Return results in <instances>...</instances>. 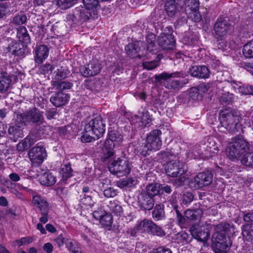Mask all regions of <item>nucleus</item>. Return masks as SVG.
Wrapping results in <instances>:
<instances>
[{
  "label": "nucleus",
  "mask_w": 253,
  "mask_h": 253,
  "mask_svg": "<svg viewBox=\"0 0 253 253\" xmlns=\"http://www.w3.org/2000/svg\"><path fill=\"white\" fill-rule=\"evenodd\" d=\"M219 120L220 126L218 128L220 131L224 132L227 131L235 133L240 128V122L242 120V114L237 110L225 109L220 111Z\"/></svg>",
  "instance_id": "f257e3e1"
},
{
  "label": "nucleus",
  "mask_w": 253,
  "mask_h": 253,
  "mask_svg": "<svg viewBox=\"0 0 253 253\" xmlns=\"http://www.w3.org/2000/svg\"><path fill=\"white\" fill-rule=\"evenodd\" d=\"M250 150V145L247 141L243 138L236 137L228 143L225 149V154L229 159L235 162Z\"/></svg>",
  "instance_id": "f03ea898"
},
{
  "label": "nucleus",
  "mask_w": 253,
  "mask_h": 253,
  "mask_svg": "<svg viewBox=\"0 0 253 253\" xmlns=\"http://www.w3.org/2000/svg\"><path fill=\"white\" fill-rule=\"evenodd\" d=\"M169 32L167 34L163 33L159 37L157 41L158 45H156L154 42L155 36L152 34L149 35L146 38L148 43L147 50L155 54L157 52L155 51L158 50L160 47L164 49H172L174 46L175 40L171 30H169Z\"/></svg>",
  "instance_id": "7ed1b4c3"
},
{
  "label": "nucleus",
  "mask_w": 253,
  "mask_h": 253,
  "mask_svg": "<svg viewBox=\"0 0 253 253\" xmlns=\"http://www.w3.org/2000/svg\"><path fill=\"white\" fill-rule=\"evenodd\" d=\"M85 8L79 7L75 9L74 15L75 18L86 20L90 18L95 19L97 18L98 10L100 6L98 0H83Z\"/></svg>",
  "instance_id": "20e7f679"
},
{
  "label": "nucleus",
  "mask_w": 253,
  "mask_h": 253,
  "mask_svg": "<svg viewBox=\"0 0 253 253\" xmlns=\"http://www.w3.org/2000/svg\"><path fill=\"white\" fill-rule=\"evenodd\" d=\"M166 172L168 176L170 177H179L175 180V184L178 186L182 185L185 180L184 176L182 175L185 172L183 164L178 160L169 162L166 166Z\"/></svg>",
  "instance_id": "39448f33"
},
{
  "label": "nucleus",
  "mask_w": 253,
  "mask_h": 253,
  "mask_svg": "<svg viewBox=\"0 0 253 253\" xmlns=\"http://www.w3.org/2000/svg\"><path fill=\"white\" fill-rule=\"evenodd\" d=\"M109 169L110 171L118 177L126 176L130 172L131 167L129 163L125 159L118 158L111 162Z\"/></svg>",
  "instance_id": "423d86ee"
},
{
  "label": "nucleus",
  "mask_w": 253,
  "mask_h": 253,
  "mask_svg": "<svg viewBox=\"0 0 253 253\" xmlns=\"http://www.w3.org/2000/svg\"><path fill=\"white\" fill-rule=\"evenodd\" d=\"M122 141L123 136L119 132L113 130L109 132V139L106 140L104 144L106 153L102 158L103 161H107L109 158L113 155V148L115 145L119 144Z\"/></svg>",
  "instance_id": "0eeeda50"
},
{
  "label": "nucleus",
  "mask_w": 253,
  "mask_h": 253,
  "mask_svg": "<svg viewBox=\"0 0 253 253\" xmlns=\"http://www.w3.org/2000/svg\"><path fill=\"white\" fill-rule=\"evenodd\" d=\"M105 124L103 121L102 117L97 116L94 119L88 122L84 126L85 132H89L97 136V138L102 136L105 132Z\"/></svg>",
  "instance_id": "6e6552de"
},
{
  "label": "nucleus",
  "mask_w": 253,
  "mask_h": 253,
  "mask_svg": "<svg viewBox=\"0 0 253 253\" xmlns=\"http://www.w3.org/2000/svg\"><path fill=\"white\" fill-rule=\"evenodd\" d=\"M28 156L33 165L39 166L45 159L47 154L45 148L38 144L29 150Z\"/></svg>",
  "instance_id": "1a4fd4ad"
},
{
  "label": "nucleus",
  "mask_w": 253,
  "mask_h": 253,
  "mask_svg": "<svg viewBox=\"0 0 253 253\" xmlns=\"http://www.w3.org/2000/svg\"><path fill=\"white\" fill-rule=\"evenodd\" d=\"M182 5L188 16L195 22L200 21L201 16L198 11L199 3L198 0H185Z\"/></svg>",
  "instance_id": "9d476101"
},
{
  "label": "nucleus",
  "mask_w": 253,
  "mask_h": 253,
  "mask_svg": "<svg viewBox=\"0 0 253 253\" xmlns=\"http://www.w3.org/2000/svg\"><path fill=\"white\" fill-rule=\"evenodd\" d=\"M212 177V174L209 172L199 173L194 179L190 180L189 185L193 189H202L211 183Z\"/></svg>",
  "instance_id": "9b49d317"
},
{
  "label": "nucleus",
  "mask_w": 253,
  "mask_h": 253,
  "mask_svg": "<svg viewBox=\"0 0 253 253\" xmlns=\"http://www.w3.org/2000/svg\"><path fill=\"white\" fill-rule=\"evenodd\" d=\"M43 120L42 115L36 109L33 108L28 112L26 114H19L17 115L16 121L22 125H25L27 123L41 122Z\"/></svg>",
  "instance_id": "f8f14e48"
},
{
  "label": "nucleus",
  "mask_w": 253,
  "mask_h": 253,
  "mask_svg": "<svg viewBox=\"0 0 253 253\" xmlns=\"http://www.w3.org/2000/svg\"><path fill=\"white\" fill-rule=\"evenodd\" d=\"M104 65V62L94 60L86 66H82L80 68L81 74L84 77L95 76L99 73Z\"/></svg>",
  "instance_id": "ddd939ff"
},
{
  "label": "nucleus",
  "mask_w": 253,
  "mask_h": 253,
  "mask_svg": "<svg viewBox=\"0 0 253 253\" xmlns=\"http://www.w3.org/2000/svg\"><path fill=\"white\" fill-rule=\"evenodd\" d=\"M161 135V131L158 129L154 130L149 134L146 141L148 149H152V151H157L161 148L162 146Z\"/></svg>",
  "instance_id": "4468645a"
},
{
  "label": "nucleus",
  "mask_w": 253,
  "mask_h": 253,
  "mask_svg": "<svg viewBox=\"0 0 253 253\" xmlns=\"http://www.w3.org/2000/svg\"><path fill=\"white\" fill-rule=\"evenodd\" d=\"M214 31L217 39L223 38L232 31V27L225 20L218 19L214 27Z\"/></svg>",
  "instance_id": "2eb2a0df"
},
{
  "label": "nucleus",
  "mask_w": 253,
  "mask_h": 253,
  "mask_svg": "<svg viewBox=\"0 0 253 253\" xmlns=\"http://www.w3.org/2000/svg\"><path fill=\"white\" fill-rule=\"evenodd\" d=\"M182 0H170L165 4V9L169 16H173L178 12L179 9H183Z\"/></svg>",
  "instance_id": "dca6fc26"
},
{
  "label": "nucleus",
  "mask_w": 253,
  "mask_h": 253,
  "mask_svg": "<svg viewBox=\"0 0 253 253\" xmlns=\"http://www.w3.org/2000/svg\"><path fill=\"white\" fill-rule=\"evenodd\" d=\"M194 77L207 79L210 77V71L206 66H193L189 70Z\"/></svg>",
  "instance_id": "f3484780"
},
{
  "label": "nucleus",
  "mask_w": 253,
  "mask_h": 253,
  "mask_svg": "<svg viewBox=\"0 0 253 253\" xmlns=\"http://www.w3.org/2000/svg\"><path fill=\"white\" fill-rule=\"evenodd\" d=\"M49 49L43 45L38 46L35 50V60L36 63L42 64L48 55Z\"/></svg>",
  "instance_id": "a211bd4d"
},
{
  "label": "nucleus",
  "mask_w": 253,
  "mask_h": 253,
  "mask_svg": "<svg viewBox=\"0 0 253 253\" xmlns=\"http://www.w3.org/2000/svg\"><path fill=\"white\" fill-rule=\"evenodd\" d=\"M69 96L67 94L58 92L51 96L50 101L56 107L65 105L69 100Z\"/></svg>",
  "instance_id": "6ab92c4d"
},
{
  "label": "nucleus",
  "mask_w": 253,
  "mask_h": 253,
  "mask_svg": "<svg viewBox=\"0 0 253 253\" xmlns=\"http://www.w3.org/2000/svg\"><path fill=\"white\" fill-rule=\"evenodd\" d=\"M139 203L141 208L144 210H150L154 205L153 198L142 193L139 197Z\"/></svg>",
  "instance_id": "aec40b11"
},
{
  "label": "nucleus",
  "mask_w": 253,
  "mask_h": 253,
  "mask_svg": "<svg viewBox=\"0 0 253 253\" xmlns=\"http://www.w3.org/2000/svg\"><path fill=\"white\" fill-rule=\"evenodd\" d=\"M192 236L196 240L203 243H205L210 237V233L205 231L202 228L191 229Z\"/></svg>",
  "instance_id": "412c9836"
},
{
  "label": "nucleus",
  "mask_w": 253,
  "mask_h": 253,
  "mask_svg": "<svg viewBox=\"0 0 253 253\" xmlns=\"http://www.w3.org/2000/svg\"><path fill=\"white\" fill-rule=\"evenodd\" d=\"M135 122L139 127H143L149 124L151 120V116L147 111H143L139 116H135Z\"/></svg>",
  "instance_id": "4be33fe9"
},
{
  "label": "nucleus",
  "mask_w": 253,
  "mask_h": 253,
  "mask_svg": "<svg viewBox=\"0 0 253 253\" xmlns=\"http://www.w3.org/2000/svg\"><path fill=\"white\" fill-rule=\"evenodd\" d=\"M16 124L15 126H11L8 128V133L11 139L14 141L23 136V133L21 128L23 125L18 124L16 121Z\"/></svg>",
  "instance_id": "5701e85b"
},
{
  "label": "nucleus",
  "mask_w": 253,
  "mask_h": 253,
  "mask_svg": "<svg viewBox=\"0 0 253 253\" xmlns=\"http://www.w3.org/2000/svg\"><path fill=\"white\" fill-rule=\"evenodd\" d=\"M208 89V87L204 85L192 87L189 91V97L194 100H198L202 98V92H206Z\"/></svg>",
  "instance_id": "b1692460"
},
{
  "label": "nucleus",
  "mask_w": 253,
  "mask_h": 253,
  "mask_svg": "<svg viewBox=\"0 0 253 253\" xmlns=\"http://www.w3.org/2000/svg\"><path fill=\"white\" fill-rule=\"evenodd\" d=\"M141 193L153 198L157 195L162 194V192L161 191V185L158 183L149 184L146 187V190Z\"/></svg>",
  "instance_id": "393cba45"
},
{
  "label": "nucleus",
  "mask_w": 253,
  "mask_h": 253,
  "mask_svg": "<svg viewBox=\"0 0 253 253\" xmlns=\"http://www.w3.org/2000/svg\"><path fill=\"white\" fill-rule=\"evenodd\" d=\"M39 180L42 185L49 186L55 183L56 178L52 173L45 172L40 176Z\"/></svg>",
  "instance_id": "a878e982"
},
{
  "label": "nucleus",
  "mask_w": 253,
  "mask_h": 253,
  "mask_svg": "<svg viewBox=\"0 0 253 253\" xmlns=\"http://www.w3.org/2000/svg\"><path fill=\"white\" fill-rule=\"evenodd\" d=\"M153 223V222L151 220L144 219L143 220L138 221L136 224L135 228L141 233L147 232L149 233Z\"/></svg>",
  "instance_id": "bb28decb"
},
{
  "label": "nucleus",
  "mask_w": 253,
  "mask_h": 253,
  "mask_svg": "<svg viewBox=\"0 0 253 253\" xmlns=\"http://www.w3.org/2000/svg\"><path fill=\"white\" fill-rule=\"evenodd\" d=\"M33 204L40 209L41 211H44L48 209V205L47 202L38 195L34 196L33 198Z\"/></svg>",
  "instance_id": "cd10ccee"
},
{
  "label": "nucleus",
  "mask_w": 253,
  "mask_h": 253,
  "mask_svg": "<svg viewBox=\"0 0 253 253\" xmlns=\"http://www.w3.org/2000/svg\"><path fill=\"white\" fill-rule=\"evenodd\" d=\"M17 36L19 42L24 44H27L30 42V37L25 27H20L18 29Z\"/></svg>",
  "instance_id": "c85d7f7f"
},
{
  "label": "nucleus",
  "mask_w": 253,
  "mask_h": 253,
  "mask_svg": "<svg viewBox=\"0 0 253 253\" xmlns=\"http://www.w3.org/2000/svg\"><path fill=\"white\" fill-rule=\"evenodd\" d=\"M152 216L153 218L156 220H159L163 218L165 216L163 205H157L153 211Z\"/></svg>",
  "instance_id": "c756f323"
},
{
  "label": "nucleus",
  "mask_w": 253,
  "mask_h": 253,
  "mask_svg": "<svg viewBox=\"0 0 253 253\" xmlns=\"http://www.w3.org/2000/svg\"><path fill=\"white\" fill-rule=\"evenodd\" d=\"M184 74L180 72L169 73L164 72L156 77V79H169L170 78H184Z\"/></svg>",
  "instance_id": "7c9ffc66"
},
{
  "label": "nucleus",
  "mask_w": 253,
  "mask_h": 253,
  "mask_svg": "<svg viewBox=\"0 0 253 253\" xmlns=\"http://www.w3.org/2000/svg\"><path fill=\"white\" fill-rule=\"evenodd\" d=\"M142 44L141 42H136L135 43H129L125 47V50L128 55L131 57H134L138 52L137 47Z\"/></svg>",
  "instance_id": "2f4dec72"
},
{
  "label": "nucleus",
  "mask_w": 253,
  "mask_h": 253,
  "mask_svg": "<svg viewBox=\"0 0 253 253\" xmlns=\"http://www.w3.org/2000/svg\"><path fill=\"white\" fill-rule=\"evenodd\" d=\"M165 86L168 89H179L182 87L183 84L179 80H164Z\"/></svg>",
  "instance_id": "473e14b6"
},
{
  "label": "nucleus",
  "mask_w": 253,
  "mask_h": 253,
  "mask_svg": "<svg viewBox=\"0 0 253 253\" xmlns=\"http://www.w3.org/2000/svg\"><path fill=\"white\" fill-rule=\"evenodd\" d=\"M137 184V181L135 178H129L123 180L119 181L117 185L121 188L131 187Z\"/></svg>",
  "instance_id": "72a5a7b5"
},
{
  "label": "nucleus",
  "mask_w": 253,
  "mask_h": 253,
  "mask_svg": "<svg viewBox=\"0 0 253 253\" xmlns=\"http://www.w3.org/2000/svg\"><path fill=\"white\" fill-rule=\"evenodd\" d=\"M242 235L247 240L253 239V224H246L242 229Z\"/></svg>",
  "instance_id": "f704fd0d"
},
{
  "label": "nucleus",
  "mask_w": 253,
  "mask_h": 253,
  "mask_svg": "<svg viewBox=\"0 0 253 253\" xmlns=\"http://www.w3.org/2000/svg\"><path fill=\"white\" fill-rule=\"evenodd\" d=\"M149 234L161 237L166 235L165 231L160 226L157 225L154 222L153 223Z\"/></svg>",
  "instance_id": "c9c22d12"
},
{
  "label": "nucleus",
  "mask_w": 253,
  "mask_h": 253,
  "mask_svg": "<svg viewBox=\"0 0 253 253\" xmlns=\"http://www.w3.org/2000/svg\"><path fill=\"white\" fill-rule=\"evenodd\" d=\"M108 207L110 211L114 215H121L123 213L122 207L115 201L110 202Z\"/></svg>",
  "instance_id": "e433bc0d"
},
{
  "label": "nucleus",
  "mask_w": 253,
  "mask_h": 253,
  "mask_svg": "<svg viewBox=\"0 0 253 253\" xmlns=\"http://www.w3.org/2000/svg\"><path fill=\"white\" fill-rule=\"evenodd\" d=\"M72 168L70 165H65L63 166L60 170V174L62 176L64 181L66 180L72 175Z\"/></svg>",
  "instance_id": "4c0bfd02"
},
{
  "label": "nucleus",
  "mask_w": 253,
  "mask_h": 253,
  "mask_svg": "<svg viewBox=\"0 0 253 253\" xmlns=\"http://www.w3.org/2000/svg\"><path fill=\"white\" fill-rule=\"evenodd\" d=\"M52 85L57 86V88L59 90H64L70 89L72 84L67 81L62 80H56L52 82Z\"/></svg>",
  "instance_id": "58836bf2"
},
{
  "label": "nucleus",
  "mask_w": 253,
  "mask_h": 253,
  "mask_svg": "<svg viewBox=\"0 0 253 253\" xmlns=\"http://www.w3.org/2000/svg\"><path fill=\"white\" fill-rule=\"evenodd\" d=\"M243 53L246 57H253V41L248 42L244 46Z\"/></svg>",
  "instance_id": "ea45409f"
},
{
  "label": "nucleus",
  "mask_w": 253,
  "mask_h": 253,
  "mask_svg": "<svg viewBox=\"0 0 253 253\" xmlns=\"http://www.w3.org/2000/svg\"><path fill=\"white\" fill-rule=\"evenodd\" d=\"M113 219L112 216L106 212L103 214L102 218L99 220L100 223L104 226L110 225L112 223Z\"/></svg>",
  "instance_id": "a19ab883"
},
{
  "label": "nucleus",
  "mask_w": 253,
  "mask_h": 253,
  "mask_svg": "<svg viewBox=\"0 0 253 253\" xmlns=\"http://www.w3.org/2000/svg\"><path fill=\"white\" fill-rule=\"evenodd\" d=\"M9 51L15 55H19L21 53V48L19 43L12 42L9 47Z\"/></svg>",
  "instance_id": "79ce46f5"
},
{
  "label": "nucleus",
  "mask_w": 253,
  "mask_h": 253,
  "mask_svg": "<svg viewBox=\"0 0 253 253\" xmlns=\"http://www.w3.org/2000/svg\"><path fill=\"white\" fill-rule=\"evenodd\" d=\"M77 0H58L57 4L62 9H66L72 6Z\"/></svg>",
  "instance_id": "37998d69"
},
{
  "label": "nucleus",
  "mask_w": 253,
  "mask_h": 253,
  "mask_svg": "<svg viewBox=\"0 0 253 253\" xmlns=\"http://www.w3.org/2000/svg\"><path fill=\"white\" fill-rule=\"evenodd\" d=\"M252 156L253 153H247L243 156V158L241 159V163L246 166L251 167L252 159L253 158H252Z\"/></svg>",
  "instance_id": "c03bdc74"
},
{
  "label": "nucleus",
  "mask_w": 253,
  "mask_h": 253,
  "mask_svg": "<svg viewBox=\"0 0 253 253\" xmlns=\"http://www.w3.org/2000/svg\"><path fill=\"white\" fill-rule=\"evenodd\" d=\"M97 138V136L92 134L89 132H85L81 137V141L84 143H87L91 142L93 139Z\"/></svg>",
  "instance_id": "a18cd8bd"
},
{
  "label": "nucleus",
  "mask_w": 253,
  "mask_h": 253,
  "mask_svg": "<svg viewBox=\"0 0 253 253\" xmlns=\"http://www.w3.org/2000/svg\"><path fill=\"white\" fill-rule=\"evenodd\" d=\"M122 69V66L120 63H113L108 66L109 71L116 74H119Z\"/></svg>",
  "instance_id": "49530a36"
},
{
  "label": "nucleus",
  "mask_w": 253,
  "mask_h": 253,
  "mask_svg": "<svg viewBox=\"0 0 253 253\" xmlns=\"http://www.w3.org/2000/svg\"><path fill=\"white\" fill-rule=\"evenodd\" d=\"M238 91L243 95L253 94V86H240L238 88Z\"/></svg>",
  "instance_id": "de8ad7c7"
},
{
  "label": "nucleus",
  "mask_w": 253,
  "mask_h": 253,
  "mask_svg": "<svg viewBox=\"0 0 253 253\" xmlns=\"http://www.w3.org/2000/svg\"><path fill=\"white\" fill-rule=\"evenodd\" d=\"M233 100V94L227 92L223 94L222 96L220 98V101L221 102H224L226 104H229L231 103Z\"/></svg>",
  "instance_id": "09e8293b"
},
{
  "label": "nucleus",
  "mask_w": 253,
  "mask_h": 253,
  "mask_svg": "<svg viewBox=\"0 0 253 253\" xmlns=\"http://www.w3.org/2000/svg\"><path fill=\"white\" fill-rule=\"evenodd\" d=\"M65 244L66 248L72 253H75V251L78 248L75 246V243L71 240L67 239L65 240Z\"/></svg>",
  "instance_id": "8fccbe9b"
},
{
  "label": "nucleus",
  "mask_w": 253,
  "mask_h": 253,
  "mask_svg": "<svg viewBox=\"0 0 253 253\" xmlns=\"http://www.w3.org/2000/svg\"><path fill=\"white\" fill-rule=\"evenodd\" d=\"M26 20V16L24 14H20L14 17L13 20V23L16 25H21L24 24Z\"/></svg>",
  "instance_id": "3c124183"
},
{
  "label": "nucleus",
  "mask_w": 253,
  "mask_h": 253,
  "mask_svg": "<svg viewBox=\"0 0 253 253\" xmlns=\"http://www.w3.org/2000/svg\"><path fill=\"white\" fill-rule=\"evenodd\" d=\"M68 71L65 68H61L60 69H58L56 71V79H64L67 78V75L68 74Z\"/></svg>",
  "instance_id": "603ef678"
},
{
  "label": "nucleus",
  "mask_w": 253,
  "mask_h": 253,
  "mask_svg": "<svg viewBox=\"0 0 253 253\" xmlns=\"http://www.w3.org/2000/svg\"><path fill=\"white\" fill-rule=\"evenodd\" d=\"M81 203L85 206H89L90 207L93 206L94 205V203L92 201L91 197L89 196H86L84 195V196L81 199Z\"/></svg>",
  "instance_id": "864d4df0"
},
{
  "label": "nucleus",
  "mask_w": 253,
  "mask_h": 253,
  "mask_svg": "<svg viewBox=\"0 0 253 253\" xmlns=\"http://www.w3.org/2000/svg\"><path fill=\"white\" fill-rule=\"evenodd\" d=\"M117 194V191L113 188H108L104 191V195L107 198L114 197Z\"/></svg>",
  "instance_id": "5fc2aeb1"
},
{
  "label": "nucleus",
  "mask_w": 253,
  "mask_h": 253,
  "mask_svg": "<svg viewBox=\"0 0 253 253\" xmlns=\"http://www.w3.org/2000/svg\"><path fill=\"white\" fill-rule=\"evenodd\" d=\"M159 65L157 61H151L150 62H145L143 63V67L147 70H152Z\"/></svg>",
  "instance_id": "6e6d98bb"
},
{
  "label": "nucleus",
  "mask_w": 253,
  "mask_h": 253,
  "mask_svg": "<svg viewBox=\"0 0 253 253\" xmlns=\"http://www.w3.org/2000/svg\"><path fill=\"white\" fill-rule=\"evenodd\" d=\"M23 140L26 145V147H28V148L34 144L36 141L34 135H29Z\"/></svg>",
  "instance_id": "4d7b16f0"
},
{
  "label": "nucleus",
  "mask_w": 253,
  "mask_h": 253,
  "mask_svg": "<svg viewBox=\"0 0 253 253\" xmlns=\"http://www.w3.org/2000/svg\"><path fill=\"white\" fill-rule=\"evenodd\" d=\"M139 150V154L141 156H146L149 154V152L153 151L152 149H148L149 147L147 146V144L146 143L144 146L141 147Z\"/></svg>",
  "instance_id": "13d9d810"
},
{
  "label": "nucleus",
  "mask_w": 253,
  "mask_h": 253,
  "mask_svg": "<svg viewBox=\"0 0 253 253\" xmlns=\"http://www.w3.org/2000/svg\"><path fill=\"white\" fill-rule=\"evenodd\" d=\"M33 239L29 237L22 238L20 240L17 241V243L19 246L26 245L32 242Z\"/></svg>",
  "instance_id": "bf43d9fd"
},
{
  "label": "nucleus",
  "mask_w": 253,
  "mask_h": 253,
  "mask_svg": "<svg viewBox=\"0 0 253 253\" xmlns=\"http://www.w3.org/2000/svg\"><path fill=\"white\" fill-rule=\"evenodd\" d=\"M54 241L59 248L62 247L65 242V238L62 234L59 235Z\"/></svg>",
  "instance_id": "052dcab7"
},
{
  "label": "nucleus",
  "mask_w": 253,
  "mask_h": 253,
  "mask_svg": "<svg viewBox=\"0 0 253 253\" xmlns=\"http://www.w3.org/2000/svg\"><path fill=\"white\" fill-rule=\"evenodd\" d=\"M105 213V212L104 211L99 209L97 211H94L92 215L96 219L100 220Z\"/></svg>",
  "instance_id": "680f3d73"
},
{
  "label": "nucleus",
  "mask_w": 253,
  "mask_h": 253,
  "mask_svg": "<svg viewBox=\"0 0 253 253\" xmlns=\"http://www.w3.org/2000/svg\"><path fill=\"white\" fill-rule=\"evenodd\" d=\"M197 211H193L192 210H187L185 212V217L189 219L193 220L195 218V213Z\"/></svg>",
  "instance_id": "e2e57ef3"
},
{
  "label": "nucleus",
  "mask_w": 253,
  "mask_h": 253,
  "mask_svg": "<svg viewBox=\"0 0 253 253\" xmlns=\"http://www.w3.org/2000/svg\"><path fill=\"white\" fill-rule=\"evenodd\" d=\"M6 81V80H0V91H6L9 87V82L7 83Z\"/></svg>",
  "instance_id": "0e129e2a"
},
{
  "label": "nucleus",
  "mask_w": 253,
  "mask_h": 253,
  "mask_svg": "<svg viewBox=\"0 0 253 253\" xmlns=\"http://www.w3.org/2000/svg\"><path fill=\"white\" fill-rule=\"evenodd\" d=\"M182 199L183 202L186 204L190 203L193 200V196L190 193H186L183 194L182 196Z\"/></svg>",
  "instance_id": "69168bd1"
},
{
  "label": "nucleus",
  "mask_w": 253,
  "mask_h": 253,
  "mask_svg": "<svg viewBox=\"0 0 253 253\" xmlns=\"http://www.w3.org/2000/svg\"><path fill=\"white\" fill-rule=\"evenodd\" d=\"M149 253H172L169 249H164L163 248H159L156 250L150 252Z\"/></svg>",
  "instance_id": "338daca9"
},
{
  "label": "nucleus",
  "mask_w": 253,
  "mask_h": 253,
  "mask_svg": "<svg viewBox=\"0 0 253 253\" xmlns=\"http://www.w3.org/2000/svg\"><path fill=\"white\" fill-rule=\"evenodd\" d=\"M43 249L47 253H51L53 251V246L51 243H47L43 245Z\"/></svg>",
  "instance_id": "774afa93"
}]
</instances>
